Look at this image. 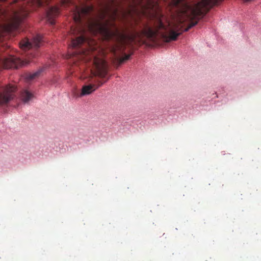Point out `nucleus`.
Listing matches in <instances>:
<instances>
[{"instance_id":"nucleus-3","label":"nucleus","mask_w":261,"mask_h":261,"mask_svg":"<svg viewBox=\"0 0 261 261\" xmlns=\"http://www.w3.org/2000/svg\"><path fill=\"white\" fill-rule=\"evenodd\" d=\"M93 64L95 69L94 72L91 71L93 76H98L101 77H105L107 73V65L105 61L94 57Z\"/></svg>"},{"instance_id":"nucleus-1","label":"nucleus","mask_w":261,"mask_h":261,"mask_svg":"<svg viewBox=\"0 0 261 261\" xmlns=\"http://www.w3.org/2000/svg\"><path fill=\"white\" fill-rule=\"evenodd\" d=\"M42 41V36L37 35L31 41L25 38L19 43L20 47L22 49L28 50L26 56L29 60L28 62L22 60L14 56L0 55V70L4 68H17L27 64L30 60L33 61V59L38 57L39 55L37 49L40 46Z\"/></svg>"},{"instance_id":"nucleus-11","label":"nucleus","mask_w":261,"mask_h":261,"mask_svg":"<svg viewBox=\"0 0 261 261\" xmlns=\"http://www.w3.org/2000/svg\"><path fill=\"white\" fill-rule=\"evenodd\" d=\"M132 54H124V56L123 57H117V60L119 64L123 63L125 61L128 60Z\"/></svg>"},{"instance_id":"nucleus-14","label":"nucleus","mask_w":261,"mask_h":261,"mask_svg":"<svg viewBox=\"0 0 261 261\" xmlns=\"http://www.w3.org/2000/svg\"><path fill=\"white\" fill-rule=\"evenodd\" d=\"M73 31V33H75V32L76 31H75V29H74V30H73V31Z\"/></svg>"},{"instance_id":"nucleus-12","label":"nucleus","mask_w":261,"mask_h":261,"mask_svg":"<svg viewBox=\"0 0 261 261\" xmlns=\"http://www.w3.org/2000/svg\"><path fill=\"white\" fill-rule=\"evenodd\" d=\"M38 5L40 6H42L45 4H47L48 3V0H36Z\"/></svg>"},{"instance_id":"nucleus-8","label":"nucleus","mask_w":261,"mask_h":261,"mask_svg":"<svg viewBox=\"0 0 261 261\" xmlns=\"http://www.w3.org/2000/svg\"><path fill=\"white\" fill-rule=\"evenodd\" d=\"M21 97L24 102H28L33 97V95L28 90H25L21 92Z\"/></svg>"},{"instance_id":"nucleus-10","label":"nucleus","mask_w":261,"mask_h":261,"mask_svg":"<svg viewBox=\"0 0 261 261\" xmlns=\"http://www.w3.org/2000/svg\"><path fill=\"white\" fill-rule=\"evenodd\" d=\"M41 71H42V69L39 70L33 73L29 74V75H28L27 76V79L28 80H31L35 79V78L37 77L40 75Z\"/></svg>"},{"instance_id":"nucleus-9","label":"nucleus","mask_w":261,"mask_h":261,"mask_svg":"<svg viewBox=\"0 0 261 261\" xmlns=\"http://www.w3.org/2000/svg\"><path fill=\"white\" fill-rule=\"evenodd\" d=\"M90 52L89 50L82 49L76 51L75 54H80L81 56V58H86L89 55Z\"/></svg>"},{"instance_id":"nucleus-2","label":"nucleus","mask_w":261,"mask_h":261,"mask_svg":"<svg viewBox=\"0 0 261 261\" xmlns=\"http://www.w3.org/2000/svg\"><path fill=\"white\" fill-rule=\"evenodd\" d=\"M93 10L92 6L82 5V6L74 5V12L73 18L75 22L79 25L77 29L80 33L84 32V29L82 26V18L83 16L88 15Z\"/></svg>"},{"instance_id":"nucleus-6","label":"nucleus","mask_w":261,"mask_h":261,"mask_svg":"<svg viewBox=\"0 0 261 261\" xmlns=\"http://www.w3.org/2000/svg\"><path fill=\"white\" fill-rule=\"evenodd\" d=\"M59 10L57 7H51L46 12L47 21L51 25L55 24V18L58 16Z\"/></svg>"},{"instance_id":"nucleus-5","label":"nucleus","mask_w":261,"mask_h":261,"mask_svg":"<svg viewBox=\"0 0 261 261\" xmlns=\"http://www.w3.org/2000/svg\"><path fill=\"white\" fill-rule=\"evenodd\" d=\"M95 83L87 85H84L82 88L81 92L79 97H82L87 95H89L100 87L102 84L100 81L94 82Z\"/></svg>"},{"instance_id":"nucleus-15","label":"nucleus","mask_w":261,"mask_h":261,"mask_svg":"<svg viewBox=\"0 0 261 261\" xmlns=\"http://www.w3.org/2000/svg\"><path fill=\"white\" fill-rule=\"evenodd\" d=\"M3 49H4V47H2V48L1 49V51H2Z\"/></svg>"},{"instance_id":"nucleus-4","label":"nucleus","mask_w":261,"mask_h":261,"mask_svg":"<svg viewBox=\"0 0 261 261\" xmlns=\"http://www.w3.org/2000/svg\"><path fill=\"white\" fill-rule=\"evenodd\" d=\"M16 87L13 86H7L0 90V105L7 104L14 97V93L16 91Z\"/></svg>"},{"instance_id":"nucleus-7","label":"nucleus","mask_w":261,"mask_h":261,"mask_svg":"<svg viewBox=\"0 0 261 261\" xmlns=\"http://www.w3.org/2000/svg\"><path fill=\"white\" fill-rule=\"evenodd\" d=\"M86 38L83 35L76 37L75 39H72L70 46L72 48H75L80 47L83 44L86 43Z\"/></svg>"},{"instance_id":"nucleus-13","label":"nucleus","mask_w":261,"mask_h":261,"mask_svg":"<svg viewBox=\"0 0 261 261\" xmlns=\"http://www.w3.org/2000/svg\"><path fill=\"white\" fill-rule=\"evenodd\" d=\"M72 0H64V3L69 4V3H72Z\"/></svg>"},{"instance_id":"nucleus-16","label":"nucleus","mask_w":261,"mask_h":261,"mask_svg":"<svg viewBox=\"0 0 261 261\" xmlns=\"http://www.w3.org/2000/svg\"><path fill=\"white\" fill-rule=\"evenodd\" d=\"M3 49H4V47H2V48L1 49V51H2Z\"/></svg>"}]
</instances>
